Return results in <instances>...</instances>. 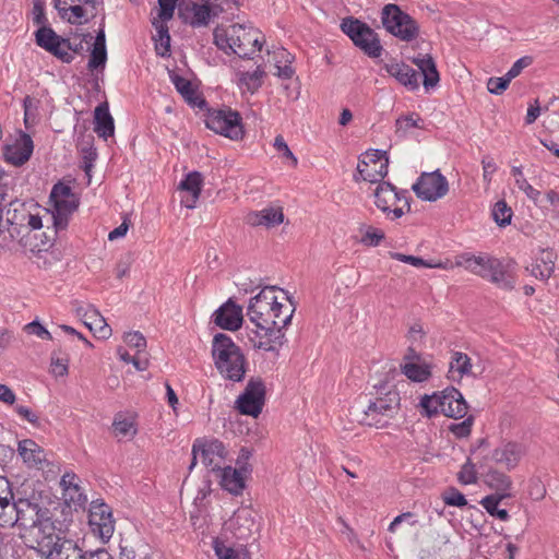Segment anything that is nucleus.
<instances>
[{"instance_id":"1","label":"nucleus","mask_w":559,"mask_h":559,"mask_svg":"<svg viewBox=\"0 0 559 559\" xmlns=\"http://www.w3.org/2000/svg\"><path fill=\"white\" fill-rule=\"evenodd\" d=\"M274 286L264 287L250 299L247 316L254 325L248 332L253 348L274 352L282 345L283 330L290 323L294 309L277 300Z\"/></svg>"},{"instance_id":"2","label":"nucleus","mask_w":559,"mask_h":559,"mask_svg":"<svg viewBox=\"0 0 559 559\" xmlns=\"http://www.w3.org/2000/svg\"><path fill=\"white\" fill-rule=\"evenodd\" d=\"M214 43L226 53H235L240 58H252L262 49V34L251 25L233 24L214 29Z\"/></svg>"},{"instance_id":"3","label":"nucleus","mask_w":559,"mask_h":559,"mask_svg":"<svg viewBox=\"0 0 559 559\" xmlns=\"http://www.w3.org/2000/svg\"><path fill=\"white\" fill-rule=\"evenodd\" d=\"M455 265L503 289H512L515 285L514 263L511 261L504 262L488 254L463 253L456 257Z\"/></svg>"},{"instance_id":"4","label":"nucleus","mask_w":559,"mask_h":559,"mask_svg":"<svg viewBox=\"0 0 559 559\" xmlns=\"http://www.w3.org/2000/svg\"><path fill=\"white\" fill-rule=\"evenodd\" d=\"M212 357L219 374L240 382L247 371V359L241 348L226 334L217 333L212 341Z\"/></svg>"},{"instance_id":"5","label":"nucleus","mask_w":559,"mask_h":559,"mask_svg":"<svg viewBox=\"0 0 559 559\" xmlns=\"http://www.w3.org/2000/svg\"><path fill=\"white\" fill-rule=\"evenodd\" d=\"M376 394L364 411V423L377 428L385 427L400 409V393L386 384L374 385Z\"/></svg>"},{"instance_id":"6","label":"nucleus","mask_w":559,"mask_h":559,"mask_svg":"<svg viewBox=\"0 0 559 559\" xmlns=\"http://www.w3.org/2000/svg\"><path fill=\"white\" fill-rule=\"evenodd\" d=\"M22 538L29 548L36 550L45 559L52 556L61 542L68 539L56 532L50 514L41 518V521L26 531V533H23Z\"/></svg>"},{"instance_id":"7","label":"nucleus","mask_w":559,"mask_h":559,"mask_svg":"<svg viewBox=\"0 0 559 559\" xmlns=\"http://www.w3.org/2000/svg\"><path fill=\"white\" fill-rule=\"evenodd\" d=\"M381 22L385 31L403 41H412L419 34V25L394 3L385 4L381 11Z\"/></svg>"},{"instance_id":"8","label":"nucleus","mask_w":559,"mask_h":559,"mask_svg":"<svg viewBox=\"0 0 559 559\" xmlns=\"http://www.w3.org/2000/svg\"><path fill=\"white\" fill-rule=\"evenodd\" d=\"M192 460L189 471H192L200 459L202 464L211 472L217 473L226 466L228 451L222 441L217 439H195L192 445Z\"/></svg>"},{"instance_id":"9","label":"nucleus","mask_w":559,"mask_h":559,"mask_svg":"<svg viewBox=\"0 0 559 559\" xmlns=\"http://www.w3.org/2000/svg\"><path fill=\"white\" fill-rule=\"evenodd\" d=\"M49 198L53 207V225L57 229H64L70 216L79 207L80 200L71 186L61 181L52 187Z\"/></svg>"},{"instance_id":"10","label":"nucleus","mask_w":559,"mask_h":559,"mask_svg":"<svg viewBox=\"0 0 559 559\" xmlns=\"http://www.w3.org/2000/svg\"><path fill=\"white\" fill-rule=\"evenodd\" d=\"M373 197L376 206L388 216L392 214L391 219L400 218L411 210L407 191H397L390 182H380L373 192Z\"/></svg>"},{"instance_id":"11","label":"nucleus","mask_w":559,"mask_h":559,"mask_svg":"<svg viewBox=\"0 0 559 559\" xmlns=\"http://www.w3.org/2000/svg\"><path fill=\"white\" fill-rule=\"evenodd\" d=\"M205 126L230 140H240L245 133L240 115L230 108L210 110L205 116Z\"/></svg>"},{"instance_id":"12","label":"nucleus","mask_w":559,"mask_h":559,"mask_svg":"<svg viewBox=\"0 0 559 559\" xmlns=\"http://www.w3.org/2000/svg\"><path fill=\"white\" fill-rule=\"evenodd\" d=\"M341 28L369 57L377 58L381 55L382 47L379 38L367 24L358 20L345 19Z\"/></svg>"},{"instance_id":"13","label":"nucleus","mask_w":559,"mask_h":559,"mask_svg":"<svg viewBox=\"0 0 559 559\" xmlns=\"http://www.w3.org/2000/svg\"><path fill=\"white\" fill-rule=\"evenodd\" d=\"M388 168L389 157L386 152L369 150L359 156L355 180L361 179L371 183L381 182L388 175Z\"/></svg>"},{"instance_id":"14","label":"nucleus","mask_w":559,"mask_h":559,"mask_svg":"<svg viewBox=\"0 0 559 559\" xmlns=\"http://www.w3.org/2000/svg\"><path fill=\"white\" fill-rule=\"evenodd\" d=\"M412 189L420 200L435 202L448 193L449 183L439 170H435L423 173Z\"/></svg>"},{"instance_id":"15","label":"nucleus","mask_w":559,"mask_h":559,"mask_svg":"<svg viewBox=\"0 0 559 559\" xmlns=\"http://www.w3.org/2000/svg\"><path fill=\"white\" fill-rule=\"evenodd\" d=\"M88 524L92 532L104 543L108 542L115 531L111 509L103 501H92L88 514Z\"/></svg>"},{"instance_id":"16","label":"nucleus","mask_w":559,"mask_h":559,"mask_svg":"<svg viewBox=\"0 0 559 559\" xmlns=\"http://www.w3.org/2000/svg\"><path fill=\"white\" fill-rule=\"evenodd\" d=\"M265 386L261 379H251L242 394L237 399V408L243 415L258 417L262 412Z\"/></svg>"},{"instance_id":"17","label":"nucleus","mask_w":559,"mask_h":559,"mask_svg":"<svg viewBox=\"0 0 559 559\" xmlns=\"http://www.w3.org/2000/svg\"><path fill=\"white\" fill-rule=\"evenodd\" d=\"M13 524H17L23 528V533L31 530L35 524L41 521V518L50 514L49 509L41 507L38 502L31 501L29 499L21 498L12 506Z\"/></svg>"},{"instance_id":"18","label":"nucleus","mask_w":559,"mask_h":559,"mask_svg":"<svg viewBox=\"0 0 559 559\" xmlns=\"http://www.w3.org/2000/svg\"><path fill=\"white\" fill-rule=\"evenodd\" d=\"M524 454L525 447L522 443L504 441L492 450L491 460L502 468L512 471L519 465Z\"/></svg>"},{"instance_id":"19","label":"nucleus","mask_w":559,"mask_h":559,"mask_svg":"<svg viewBox=\"0 0 559 559\" xmlns=\"http://www.w3.org/2000/svg\"><path fill=\"white\" fill-rule=\"evenodd\" d=\"M222 8L209 1L203 3L191 2L186 4L181 14L185 20L193 27L206 26L213 17L218 16Z\"/></svg>"},{"instance_id":"20","label":"nucleus","mask_w":559,"mask_h":559,"mask_svg":"<svg viewBox=\"0 0 559 559\" xmlns=\"http://www.w3.org/2000/svg\"><path fill=\"white\" fill-rule=\"evenodd\" d=\"M226 525L238 539H248L258 527L254 511L248 507L237 509Z\"/></svg>"},{"instance_id":"21","label":"nucleus","mask_w":559,"mask_h":559,"mask_svg":"<svg viewBox=\"0 0 559 559\" xmlns=\"http://www.w3.org/2000/svg\"><path fill=\"white\" fill-rule=\"evenodd\" d=\"M33 151L34 143L31 135L21 131L14 143L4 145L3 156L9 164L22 166L31 158Z\"/></svg>"},{"instance_id":"22","label":"nucleus","mask_w":559,"mask_h":559,"mask_svg":"<svg viewBox=\"0 0 559 559\" xmlns=\"http://www.w3.org/2000/svg\"><path fill=\"white\" fill-rule=\"evenodd\" d=\"M79 483L80 478L78 475L71 472L66 473L60 480L64 503L75 510L84 508L87 502V497Z\"/></svg>"},{"instance_id":"23","label":"nucleus","mask_w":559,"mask_h":559,"mask_svg":"<svg viewBox=\"0 0 559 559\" xmlns=\"http://www.w3.org/2000/svg\"><path fill=\"white\" fill-rule=\"evenodd\" d=\"M213 320L219 328L235 331L241 326L243 320L242 308L228 300L214 312Z\"/></svg>"},{"instance_id":"24","label":"nucleus","mask_w":559,"mask_h":559,"mask_svg":"<svg viewBox=\"0 0 559 559\" xmlns=\"http://www.w3.org/2000/svg\"><path fill=\"white\" fill-rule=\"evenodd\" d=\"M246 222L252 227L274 228L284 222V213L281 206H269L260 211L250 212Z\"/></svg>"},{"instance_id":"25","label":"nucleus","mask_w":559,"mask_h":559,"mask_svg":"<svg viewBox=\"0 0 559 559\" xmlns=\"http://www.w3.org/2000/svg\"><path fill=\"white\" fill-rule=\"evenodd\" d=\"M442 414L447 417L463 418L467 414V403L462 393L451 386L443 390Z\"/></svg>"},{"instance_id":"26","label":"nucleus","mask_w":559,"mask_h":559,"mask_svg":"<svg viewBox=\"0 0 559 559\" xmlns=\"http://www.w3.org/2000/svg\"><path fill=\"white\" fill-rule=\"evenodd\" d=\"M245 472L243 467L234 468L226 465L216 473L219 477L222 488L234 496H238L245 489Z\"/></svg>"},{"instance_id":"27","label":"nucleus","mask_w":559,"mask_h":559,"mask_svg":"<svg viewBox=\"0 0 559 559\" xmlns=\"http://www.w3.org/2000/svg\"><path fill=\"white\" fill-rule=\"evenodd\" d=\"M384 69L391 76L409 91H415L419 87L418 74L408 64L403 62H391L385 63Z\"/></svg>"},{"instance_id":"28","label":"nucleus","mask_w":559,"mask_h":559,"mask_svg":"<svg viewBox=\"0 0 559 559\" xmlns=\"http://www.w3.org/2000/svg\"><path fill=\"white\" fill-rule=\"evenodd\" d=\"M203 186V177L199 171L189 173L183 180H181L179 188L187 192L182 197L181 203L188 209H194L199 200Z\"/></svg>"},{"instance_id":"29","label":"nucleus","mask_w":559,"mask_h":559,"mask_svg":"<svg viewBox=\"0 0 559 559\" xmlns=\"http://www.w3.org/2000/svg\"><path fill=\"white\" fill-rule=\"evenodd\" d=\"M413 63L417 66L423 75V85L428 91L439 83V72L435 60L429 55H418L413 58Z\"/></svg>"},{"instance_id":"30","label":"nucleus","mask_w":559,"mask_h":559,"mask_svg":"<svg viewBox=\"0 0 559 559\" xmlns=\"http://www.w3.org/2000/svg\"><path fill=\"white\" fill-rule=\"evenodd\" d=\"M19 454L29 467L41 468L45 461L44 450L33 440L24 439L19 442Z\"/></svg>"},{"instance_id":"31","label":"nucleus","mask_w":559,"mask_h":559,"mask_svg":"<svg viewBox=\"0 0 559 559\" xmlns=\"http://www.w3.org/2000/svg\"><path fill=\"white\" fill-rule=\"evenodd\" d=\"M472 360L467 354L462 352H453L450 360V378L453 381H460L464 377L472 376Z\"/></svg>"},{"instance_id":"32","label":"nucleus","mask_w":559,"mask_h":559,"mask_svg":"<svg viewBox=\"0 0 559 559\" xmlns=\"http://www.w3.org/2000/svg\"><path fill=\"white\" fill-rule=\"evenodd\" d=\"M95 126L94 131L98 136L107 140L109 136L114 135L115 124L107 106L98 105L95 108Z\"/></svg>"},{"instance_id":"33","label":"nucleus","mask_w":559,"mask_h":559,"mask_svg":"<svg viewBox=\"0 0 559 559\" xmlns=\"http://www.w3.org/2000/svg\"><path fill=\"white\" fill-rule=\"evenodd\" d=\"M83 323L96 337L100 340H107L111 336V328L107 324L105 318L96 308L88 311L87 318Z\"/></svg>"},{"instance_id":"34","label":"nucleus","mask_w":559,"mask_h":559,"mask_svg":"<svg viewBox=\"0 0 559 559\" xmlns=\"http://www.w3.org/2000/svg\"><path fill=\"white\" fill-rule=\"evenodd\" d=\"M554 259L555 254L552 251H542L540 257L531 266L532 275L542 281L548 280L555 270Z\"/></svg>"},{"instance_id":"35","label":"nucleus","mask_w":559,"mask_h":559,"mask_svg":"<svg viewBox=\"0 0 559 559\" xmlns=\"http://www.w3.org/2000/svg\"><path fill=\"white\" fill-rule=\"evenodd\" d=\"M486 484L491 489L496 490L493 496H503V498L511 497L510 489L512 488V480L507 474L492 469L486 475Z\"/></svg>"},{"instance_id":"36","label":"nucleus","mask_w":559,"mask_h":559,"mask_svg":"<svg viewBox=\"0 0 559 559\" xmlns=\"http://www.w3.org/2000/svg\"><path fill=\"white\" fill-rule=\"evenodd\" d=\"M169 78L171 83L175 85L177 92L191 105L199 106L201 105L202 100L200 99L197 91L192 86V83L177 74L176 72H170Z\"/></svg>"},{"instance_id":"37","label":"nucleus","mask_w":559,"mask_h":559,"mask_svg":"<svg viewBox=\"0 0 559 559\" xmlns=\"http://www.w3.org/2000/svg\"><path fill=\"white\" fill-rule=\"evenodd\" d=\"M402 373L413 382H425L431 377L430 366L416 361H406L401 365Z\"/></svg>"},{"instance_id":"38","label":"nucleus","mask_w":559,"mask_h":559,"mask_svg":"<svg viewBox=\"0 0 559 559\" xmlns=\"http://www.w3.org/2000/svg\"><path fill=\"white\" fill-rule=\"evenodd\" d=\"M238 85L240 90L249 92L251 94L255 93L262 85L264 71L258 67L252 72H239L238 74Z\"/></svg>"},{"instance_id":"39","label":"nucleus","mask_w":559,"mask_h":559,"mask_svg":"<svg viewBox=\"0 0 559 559\" xmlns=\"http://www.w3.org/2000/svg\"><path fill=\"white\" fill-rule=\"evenodd\" d=\"M85 551L79 547L78 543L68 538L60 543L59 548L47 559H84Z\"/></svg>"},{"instance_id":"40","label":"nucleus","mask_w":559,"mask_h":559,"mask_svg":"<svg viewBox=\"0 0 559 559\" xmlns=\"http://www.w3.org/2000/svg\"><path fill=\"white\" fill-rule=\"evenodd\" d=\"M166 21L163 20H153V25L157 32V38H155V49L157 55L164 57L167 56L170 51V36L168 34V27L165 24Z\"/></svg>"},{"instance_id":"41","label":"nucleus","mask_w":559,"mask_h":559,"mask_svg":"<svg viewBox=\"0 0 559 559\" xmlns=\"http://www.w3.org/2000/svg\"><path fill=\"white\" fill-rule=\"evenodd\" d=\"M112 427L116 435L120 437H133L138 431L134 417L121 413L115 416Z\"/></svg>"},{"instance_id":"42","label":"nucleus","mask_w":559,"mask_h":559,"mask_svg":"<svg viewBox=\"0 0 559 559\" xmlns=\"http://www.w3.org/2000/svg\"><path fill=\"white\" fill-rule=\"evenodd\" d=\"M441 396H443V391L436 392L432 395H424L420 399L419 405L426 416L432 417L439 413L442 414L443 399Z\"/></svg>"},{"instance_id":"43","label":"nucleus","mask_w":559,"mask_h":559,"mask_svg":"<svg viewBox=\"0 0 559 559\" xmlns=\"http://www.w3.org/2000/svg\"><path fill=\"white\" fill-rule=\"evenodd\" d=\"M62 62L70 63L73 60L70 47V38L59 37L55 43L45 49Z\"/></svg>"},{"instance_id":"44","label":"nucleus","mask_w":559,"mask_h":559,"mask_svg":"<svg viewBox=\"0 0 559 559\" xmlns=\"http://www.w3.org/2000/svg\"><path fill=\"white\" fill-rule=\"evenodd\" d=\"M503 499V496H486L480 500V504L491 516H496L501 521H508V511L504 509H499V503Z\"/></svg>"},{"instance_id":"45","label":"nucleus","mask_w":559,"mask_h":559,"mask_svg":"<svg viewBox=\"0 0 559 559\" xmlns=\"http://www.w3.org/2000/svg\"><path fill=\"white\" fill-rule=\"evenodd\" d=\"M512 175L515 178V185L520 190H522L528 199L534 201L535 203H542L539 200L540 191L535 189L528 181L524 178V175L520 167L512 168Z\"/></svg>"},{"instance_id":"46","label":"nucleus","mask_w":559,"mask_h":559,"mask_svg":"<svg viewBox=\"0 0 559 559\" xmlns=\"http://www.w3.org/2000/svg\"><path fill=\"white\" fill-rule=\"evenodd\" d=\"M69 12L64 20L71 24H81L82 20L91 16V5H84L83 3H67Z\"/></svg>"},{"instance_id":"47","label":"nucleus","mask_w":559,"mask_h":559,"mask_svg":"<svg viewBox=\"0 0 559 559\" xmlns=\"http://www.w3.org/2000/svg\"><path fill=\"white\" fill-rule=\"evenodd\" d=\"M360 242L367 247H377L384 239V233L380 228L364 226L360 228Z\"/></svg>"},{"instance_id":"48","label":"nucleus","mask_w":559,"mask_h":559,"mask_svg":"<svg viewBox=\"0 0 559 559\" xmlns=\"http://www.w3.org/2000/svg\"><path fill=\"white\" fill-rule=\"evenodd\" d=\"M67 3H83L84 5H91V17H94L96 15L97 7L100 4V0H55V8L62 19H66L67 13L69 12Z\"/></svg>"},{"instance_id":"49","label":"nucleus","mask_w":559,"mask_h":559,"mask_svg":"<svg viewBox=\"0 0 559 559\" xmlns=\"http://www.w3.org/2000/svg\"><path fill=\"white\" fill-rule=\"evenodd\" d=\"M512 210L506 201L500 200L495 203L492 209V218L499 226H507L511 223Z\"/></svg>"},{"instance_id":"50","label":"nucleus","mask_w":559,"mask_h":559,"mask_svg":"<svg viewBox=\"0 0 559 559\" xmlns=\"http://www.w3.org/2000/svg\"><path fill=\"white\" fill-rule=\"evenodd\" d=\"M390 257L394 260H397L400 262H403V263H407V264H411L415 267H428V269H432V267H443V265L441 263H438V264H432V263H429L427 262L426 260L419 258V257H415V255H407V254H404V253H400V252H390Z\"/></svg>"},{"instance_id":"51","label":"nucleus","mask_w":559,"mask_h":559,"mask_svg":"<svg viewBox=\"0 0 559 559\" xmlns=\"http://www.w3.org/2000/svg\"><path fill=\"white\" fill-rule=\"evenodd\" d=\"M12 495L0 496V525H13V503H10Z\"/></svg>"},{"instance_id":"52","label":"nucleus","mask_w":559,"mask_h":559,"mask_svg":"<svg viewBox=\"0 0 559 559\" xmlns=\"http://www.w3.org/2000/svg\"><path fill=\"white\" fill-rule=\"evenodd\" d=\"M60 36L51 27L46 26L38 28L35 33L36 44L43 49L49 47Z\"/></svg>"},{"instance_id":"53","label":"nucleus","mask_w":559,"mask_h":559,"mask_svg":"<svg viewBox=\"0 0 559 559\" xmlns=\"http://www.w3.org/2000/svg\"><path fill=\"white\" fill-rule=\"evenodd\" d=\"M442 500L447 506L463 508L467 504L465 496L454 487L442 492Z\"/></svg>"},{"instance_id":"54","label":"nucleus","mask_w":559,"mask_h":559,"mask_svg":"<svg viewBox=\"0 0 559 559\" xmlns=\"http://www.w3.org/2000/svg\"><path fill=\"white\" fill-rule=\"evenodd\" d=\"M420 118L412 114L409 116L401 117L396 120V132L401 135H406L413 128H419Z\"/></svg>"},{"instance_id":"55","label":"nucleus","mask_w":559,"mask_h":559,"mask_svg":"<svg viewBox=\"0 0 559 559\" xmlns=\"http://www.w3.org/2000/svg\"><path fill=\"white\" fill-rule=\"evenodd\" d=\"M474 424L473 416L466 417L461 423H453L451 424L448 429L450 432H452L456 438H466L471 435L472 427Z\"/></svg>"},{"instance_id":"56","label":"nucleus","mask_w":559,"mask_h":559,"mask_svg":"<svg viewBox=\"0 0 559 559\" xmlns=\"http://www.w3.org/2000/svg\"><path fill=\"white\" fill-rule=\"evenodd\" d=\"M459 481L463 485H472L477 481V472L475 465L467 461L459 472L457 475Z\"/></svg>"},{"instance_id":"57","label":"nucleus","mask_w":559,"mask_h":559,"mask_svg":"<svg viewBox=\"0 0 559 559\" xmlns=\"http://www.w3.org/2000/svg\"><path fill=\"white\" fill-rule=\"evenodd\" d=\"M106 61H107L106 48L93 47L87 67L90 70H96L98 68H104Z\"/></svg>"},{"instance_id":"58","label":"nucleus","mask_w":559,"mask_h":559,"mask_svg":"<svg viewBox=\"0 0 559 559\" xmlns=\"http://www.w3.org/2000/svg\"><path fill=\"white\" fill-rule=\"evenodd\" d=\"M213 544L215 555L218 559H239V554L224 542L215 539Z\"/></svg>"},{"instance_id":"59","label":"nucleus","mask_w":559,"mask_h":559,"mask_svg":"<svg viewBox=\"0 0 559 559\" xmlns=\"http://www.w3.org/2000/svg\"><path fill=\"white\" fill-rule=\"evenodd\" d=\"M51 373L55 377H64L69 371V360L64 357H59L55 353L51 356Z\"/></svg>"},{"instance_id":"60","label":"nucleus","mask_w":559,"mask_h":559,"mask_svg":"<svg viewBox=\"0 0 559 559\" xmlns=\"http://www.w3.org/2000/svg\"><path fill=\"white\" fill-rule=\"evenodd\" d=\"M511 80L504 74L502 78H490L487 82V88L491 94L499 95L504 92Z\"/></svg>"},{"instance_id":"61","label":"nucleus","mask_w":559,"mask_h":559,"mask_svg":"<svg viewBox=\"0 0 559 559\" xmlns=\"http://www.w3.org/2000/svg\"><path fill=\"white\" fill-rule=\"evenodd\" d=\"M14 411L23 420L32 424L35 427L40 426L38 415L35 412H33L29 407L24 405H15Z\"/></svg>"},{"instance_id":"62","label":"nucleus","mask_w":559,"mask_h":559,"mask_svg":"<svg viewBox=\"0 0 559 559\" xmlns=\"http://www.w3.org/2000/svg\"><path fill=\"white\" fill-rule=\"evenodd\" d=\"M178 0H158V19L168 21L173 17Z\"/></svg>"},{"instance_id":"63","label":"nucleus","mask_w":559,"mask_h":559,"mask_svg":"<svg viewBox=\"0 0 559 559\" xmlns=\"http://www.w3.org/2000/svg\"><path fill=\"white\" fill-rule=\"evenodd\" d=\"M124 342L141 353L146 347V340L140 332H129L124 334Z\"/></svg>"},{"instance_id":"64","label":"nucleus","mask_w":559,"mask_h":559,"mask_svg":"<svg viewBox=\"0 0 559 559\" xmlns=\"http://www.w3.org/2000/svg\"><path fill=\"white\" fill-rule=\"evenodd\" d=\"M28 334L36 335L41 340H52L51 333L43 326L38 321H33L24 326Z\"/></svg>"}]
</instances>
